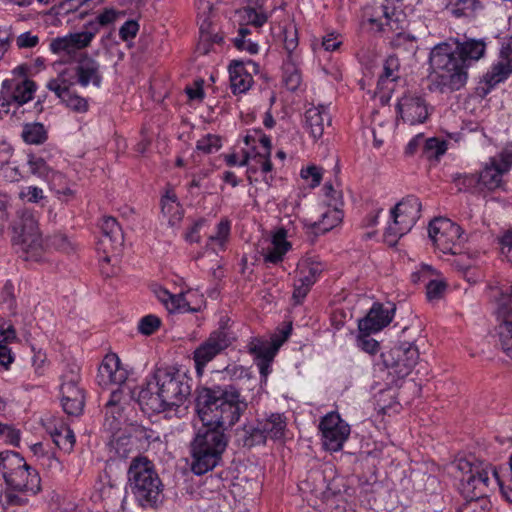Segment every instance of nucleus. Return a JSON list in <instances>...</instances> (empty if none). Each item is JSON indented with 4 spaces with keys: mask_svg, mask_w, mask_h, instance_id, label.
<instances>
[{
    "mask_svg": "<svg viewBox=\"0 0 512 512\" xmlns=\"http://www.w3.org/2000/svg\"><path fill=\"white\" fill-rule=\"evenodd\" d=\"M191 386L185 373L175 367L155 370L141 389L138 401L143 409L163 412L168 416H181L189 405Z\"/></svg>",
    "mask_w": 512,
    "mask_h": 512,
    "instance_id": "nucleus-1",
    "label": "nucleus"
},
{
    "mask_svg": "<svg viewBox=\"0 0 512 512\" xmlns=\"http://www.w3.org/2000/svg\"><path fill=\"white\" fill-rule=\"evenodd\" d=\"M486 51L482 39H449L437 44L430 52L431 66L440 73L442 84L459 90L467 81V68L480 60Z\"/></svg>",
    "mask_w": 512,
    "mask_h": 512,
    "instance_id": "nucleus-2",
    "label": "nucleus"
},
{
    "mask_svg": "<svg viewBox=\"0 0 512 512\" xmlns=\"http://www.w3.org/2000/svg\"><path fill=\"white\" fill-rule=\"evenodd\" d=\"M0 473L5 487L0 491V505L4 510L24 508L30 498L41 490V478L38 472L29 466L17 452H0Z\"/></svg>",
    "mask_w": 512,
    "mask_h": 512,
    "instance_id": "nucleus-3",
    "label": "nucleus"
},
{
    "mask_svg": "<svg viewBox=\"0 0 512 512\" xmlns=\"http://www.w3.org/2000/svg\"><path fill=\"white\" fill-rule=\"evenodd\" d=\"M246 408V401L234 387L201 388L196 398L198 417L204 426L211 429L231 428Z\"/></svg>",
    "mask_w": 512,
    "mask_h": 512,
    "instance_id": "nucleus-4",
    "label": "nucleus"
},
{
    "mask_svg": "<svg viewBox=\"0 0 512 512\" xmlns=\"http://www.w3.org/2000/svg\"><path fill=\"white\" fill-rule=\"evenodd\" d=\"M238 149L226 155L227 164L247 166V177L251 184L264 182L270 186L273 181L270 138L261 130L248 131L238 143Z\"/></svg>",
    "mask_w": 512,
    "mask_h": 512,
    "instance_id": "nucleus-5",
    "label": "nucleus"
},
{
    "mask_svg": "<svg viewBox=\"0 0 512 512\" xmlns=\"http://www.w3.org/2000/svg\"><path fill=\"white\" fill-rule=\"evenodd\" d=\"M428 235L437 251L444 255L458 256L454 264L465 272L468 282L475 283L481 278L480 273L470 271L474 261L469 254L463 252L468 236L461 226L448 218H435L429 224Z\"/></svg>",
    "mask_w": 512,
    "mask_h": 512,
    "instance_id": "nucleus-6",
    "label": "nucleus"
},
{
    "mask_svg": "<svg viewBox=\"0 0 512 512\" xmlns=\"http://www.w3.org/2000/svg\"><path fill=\"white\" fill-rule=\"evenodd\" d=\"M127 377L128 372L116 354L110 353L103 358L96 380L100 387L111 390V397L106 404L104 425L113 433L118 432L125 422L120 387L126 382Z\"/></svg>",
    "mask_w": 512,
    "mask_h": 512,
    "instance_id": "nucleus-7",
    "label": "nucleus"
},
{
    "mask_svg": "<svg viewBox=\"0 0 512 512\" xmlns=\"http://www.w3.org/2000/svg\"><path fill=\"white\" fill-rule=\"evenodd\" d=\"M11 241L25 261L46 260L47 246L39 225V215L30 210L19 211L11 224Z\"/></svg>",
    "mask_w": 512,
    "mask_h": 512,
    "instance_id": "nucleus-8",
    "label": "nucleus"
},
{
    "mask_svg": "<svg viewBox=\"0 0 512 512\" xmlns=\"http://www.w3.org/2000/svg\"><path fill=\"white\" fill-rule=\"evenodd\" d=\"M227 442L220 430L199 431L191 443V471L195 475H203L213 470L220 463Z\"/></svg>",
    "mask_w": 512,
    "mask_h": 512,
    "instance_id": "nucleus-9",
    "label": "nucleus"
},
{
    "mask_svg": "<svg viewBox=\"0 0 512 512\" xmlns=\"http://www.w3.org/2000/svg\"><path fill=\"white\" fill-rule=\"evenodd\" d=\"M128 476L131 492L140 506H154L161 501L163 486L153 464L147 458L134 459Z\"/></svg>",
    "mask_w": 512,
    "mask_h": 512,
    "instance_id": "nucleus-10",
    "label": "nucleus"
},
{
    "mask_svg": "<svg viewBox=\"0 0 512 512\" xmlns=\"http://www.w3.org/2000/svg\"><path fill=\"white\" fill-rule=\"evenodd\" d=\"M485 295L497 320L501 347L509 357H512V285L492 281L487 285Z\"/></svg>",
    "mask_w": 512,
    "mask_h": 512,
    "instance_id": "nucleus-11",
    "label": "nucleus"
},
{
    "mask_svg": "<svg viewBox=\"0 0 512 512\" xmlns=\"http://www.w3.org/2000/svg\"><path fill=\"white\" fill-rule=\"evenodd\" d=\"M456 466L461 473L460 491L464 498L487 497L495 488L499 471L492 465L459 460Z\"/></svg>",
    "mask_w": 512,
    "mask_h": 512,
    "instance_id": "nucleus-12",
    "label": "nucleus"
},
{
    "mask_svg": "<svg viewBox=\"0 0 512 512\" xmlns=\"http://www.w3.org/2000/svg\"><path fill=\"white\" fill-rule=\"evenodd\" d=\"M420 353L414 343L404 342L381 353L377 363L379 371L385 374L389 385L397 386L398 381L407 377L417 365Z\"/></svg>",
    "mask_w": 512,
    "mask_h": 512,
    "instance_id": "nucleus-13",
    "label": "nucleus"
},
{
    "mask_svg": "<svg viewBox=\"0 0 512 512\" xmlns=\"http://www.w3.org/2000/svg\"><path fill=\"white\" fill-rule=\"evenodd\" d=\"M421 209L420 200L413 196L398 202L390 210V219L384 233L385 242L393 246L402 236L410 232L420 218Z\"/></svg>",
    "mask_w": 512,
    "mask_h": 512,
    "instance_id": "nucleus-14",
    "label": "nucleus"
},
{
    "mask_svg": "<svg viewBox=\"0 0 512 512\" xmlns=\"http://www.w3.org/2000/svg\"><path fill=\"white\" fill-rule=\"evenodd\" d=\"M291 329V325H288L279 333L273 334L269 339L255 338L249 343V352L253 355L254 362L264 382L267 381L272 371L271 364L274 357L282 344L288 339Z\"/></svg>",
    "mask_w": 512,
    "mask_h": 512,
    "instance_id": "nucleus-15",
    "label": "nucleus"
},
{
    "mask_svg": "<svg viewBox=\"0 0 512 512\" xmlns=\"http://www.w3.org/2000/svg\"><path fill=\"white\" fill-rule=\"evenodd\" d=\"M75 85L74 71L63 69L56 77L47 82L46 87L56 95L66 108L75 113L84 114L89 110V100L72 90Z\"/></svg>",
    "mask_w": 512,
    "mask_h": 512,
    "instance_id": "nucleus-16",
    "label": "nucleus"
},
{
    "mask_svg": "<svg viewBox=\"0 0 512 512\" xmlns=\"http://www.w3.org/2000/svg\"><path fill=\"white\" fill-rule=\"evenodd\" d=\"M367 22L371 30L395 33L394 44L396 46H400L402 42H406L409 49L415 50L416 39L402 32L406 25L405 15L402 12L390 9L387 6H381L379 7L378 15L368 18Z\"/></svg>",
    "mask_w": 512,
    "mask_h": 512,
    "instance_id": "nucleus-17",
    "label": "nucleus"
},
{
    "mask_svg": "<svg viewBox=\"0 0 512 512\" xmlns=\"http://www.w3.org/2000/svg\"><path fill=\"white\" fill-rule=\"evenodd\" d=\"M154 296L170 313L197 312L204 306L203 294L196 289H188L179 294H172L159 284H153Z\"/></svg>",
    "mask_w": 512,
    "mask_h": 512,
    "instance_id": "nucleus-18",
    "label": "nucleus"
},
{
    "mask_svg": "<svg viewBox=\"0 0 512 512\" xmlns=\"http://www.w3.org/2000/svg\"><path fill=\"white\" fill-rule=\"evenodd\" d=\"M512 168V143L487 161L479 172V184L490 191L503 186V176Z\"/></svg>",
    "mask_w": 512,
    "mask_h": 512,
    "instance_id": "nucleus-19",
    "label": "nucleus"
},
{
    "mask_svg": "<svg viewBox=\"0 0 512 512\" xmlns=\"http://www.w3.org/2000/svg\"><path fill=\"white\" fill-rule=\"evenodd\" d=\"M292 233L285 227H277L259 243V253L265 263L279 264L292 250Z\"/></svg>",
    "mask_w": 512,
    "mask_h": 512,
    "instance_id": "nucleus-20",
    "label": "nucleus"
},
{
    "mask_svg": "<svg viewBox=\"0 0 512 512\" xmlns=\"http://www.w3.org/2000/svg\"><path fill=\"white\" fill-rule=\"evenodd\" d=\"M78 382L79 367L71 365L61 376L60 394L64 411L72 416L80 415L84 408V395Z\"/></svg>",
    "mask_w": 512,
    "mask_h": 512,
    "instance_id": "nucleus-21",
    "label": "nucleus"
},
{
    "mask_svg": "<svg viewBox=\"0 0 512 512\" xmlns=\"http://www.w3.org/2000/svg\"><path fill=\"white\" fill-rule=\"evenodd\" d=\"M319 430L323 447L331 452L340 451L350 435V426L337 412L322 417Z\"/></svg>",
    "mask_w": 512,
    "mask_h": 512,
    "instance_id": "nucleus-22",
    "label": "nucleus"
},
{
    "mask_svg": "<svg viewBox=\"0 0 512 512\" xmlns=\"http://www.w3.org/2000/svg\"><path fill=\"white\" fill-rule=\"evenodd\" d=\"M323 270L324 265L316 256H305L298 262L293 291V298L297 302L306 297Z\"/></svg>",
    "mask_w": 512,
    "mask_h": 512,
    "instance_id": "nucleus-23",
    "label": "nucleus"
},
{
    "mask_svg": "<svg viewBox=\"0 0 512 512\" xmlns=\"http://www.w3.org/2000/svg\"><path fill=\"white\" fill-rule=\"evenodd\" d=\"M95 38V29L68 33L63 36H57L49 42V51L63 58H74L78 51L90 46Z\"/></svg>",
    "mask_w": 512,
    "mask_h": 512,
    "instance_id": "nucleus-24",
    "label": "nucleus"
},
{
    "mask_svg": "<svg viewBox=\"0 0 512 512\" xmlns=\"http://www.w3.org/2000/svg\"><path fill=\"white\" fill-rule=\"evenodd\" d=\"M232 341V337L225 329H219L211 333L193 354L195 369L198 376L203 374L205 366L221 351L226 349Z\"/></svg>",
    "mask_w": 512,
    "mask_h": 512,
    "instance_id": "nucleus-25",
    "label": "nucleus"
},
{
    "mask_svg": "<svg viewBox=\"0 0 512 512\" xmlns=\"http://www.w3.org/2000/svg\"><path fill=\"white\" fill-rule=\"evenodd\" d=\"M512 73V36L506 37L501 42L498 60L483 76L482 82L487 86L484 89L488 93L499 83L505 81Z\"/></svg>",
    "mask_w": 512,
    "mask_h": 512,
    "instance_id": "nucleus-26",
    "label": "nucleus"
},
{
    "mask_svg": "<svg viewBox=\"0 0 512 512\" xmlns=\"http://www.w3.org/2000/svg\"><path fill=\"white\" fill-rule=\"evenodd\" d=\"M102 238L100 240V247L103 248L104 255L100 257L101 271L106 276L115 274L114 269L106 267L113 260V255L110 253L122 243L121 228L115 218L106 216L101 221Z\"/></svg>",
    "mask_w": 512,
    "mask_h": 512,
    "instance_id": "nucleus-27",
    "label": "nucleus"
},
{
    "mask_svg": "<svg viewBox=\"0 0 512 512\" xmlns=\"http://www.w3.org/2000/svg\"><path fill=\"white\" fill-rule=\"evenodd\" d=\"M396 112L404 123L417 125L427 120L429 107L421 95L406 92L397 100Z\"/></svg>",
    "mask_w": 512,
    "mask_h": 512,
    "instance_id": "nucleus-28",
    "label": "nucleus"
},
{
    "mask_svg": "<svg viewBox=\"0 0 512 512\" xmlns=\"http://www.w3.org/2000/svg\"><path fill=\"white\" fill-rule=\"evenodd\" d=\"M395 307L392 303H374L368 314L359 320L358 329L366 334L381 331L393 320Z\"/></svg>",
    "mask_w": 512,
    "mask_h": 512,
    "instance_id": "nucleus-29",
    "label": "nucleus"
},
{
    "mask_svg": "<svg viewBox=\"0 0 512 512\" xmlns=\"http://www.w3.org/2000/svg\"><path fill=\"white\" fill-rule=\"evenodd\" d=\"M411 279L414 283L422 282L425 284L426 295L430 301L440 299L447 289L445 278L439 271L429 265H421L412 273Z\"/></svg>",
    "mask_w": 512,
    "mask_h": 512,
    "instance_id": "nucleus-30",
    "label": "nucleus"
},
{
    "mask_svg": "<svg viewBox=\"0 0 512 512\" xmlns=\"http://www.w3.org/2000/svg\"><path fill=\"white\" fill-rule=\"evenodd\" d=\"M67 69H70L68 67ZM75 73L76 84L81 87H88L93 85L100 88L102 84V71L101 65L92 57L88 55L82 56L78 61L75 68H71Z\"/></svg>",
    "mask_w": 512,
    "mask_h": 512,
    "instance_id": "nucleus-31",
    "label": "nucleus"
},
{
    "mask_svg": "<svg viewBox=\"0 0 512 512\" xmlns=\"http://www.w3.org/2000/svg\"><path fill=\"white\" fill-rule=\"evenodd\" d=\"M35 90L36 86L33 81L13 78L2 82L1 93L6 94L7 97H10L17 104V107H20L33 98Z\"/></svg>",
    "mask_w": 512,
    "mask_h": 512,
    "instance_id": "nucleus-32",
    "label": "nucleus"
},
{
    "mask_svg": "<svg viewBox=\"0 0 512 512\" xmlns=\"http://www.w3.org/2000/svg\"><path fill=\"white\" fill-rule=\"evenodd\" d=\"M51 192L61 202H70L76 198L77 183L66 172L55 170L47 183Z\"/></svg>",
    "mask_w": 512,
    "mask_h": 512,
    "instance_id": "nucleus-33",
    "label": "nucleus"
},
{
    "mask_svg": "<svg viewBox=\"0 0 512 512\" xmlns=\"http://www.w3.org/2000/svg\"><path fill=\"white\" fill-rule=\"evenodd\" d=\"M274 10L275 8H267L266 0H251L247 6L237 13L242 24L262 27L271 17Z\"/></svg>",
    "mask_w": 512,
    "mask_h": 512,
    "instance_id": "nucleus-34",
    "label": "nucleus"
},
{
    "mask_svg": "<svg viewBox=\"0 0 512 512\" xmlns=\"http://www.w3.org/2000/svg\"><path fill=\"white\" fill-rule=\"evenodd\" d=\"M399 67L398 59L390 56L386 59L384 64V72L380 76L375 95L379 97L381 103H387L394 89V81L398 78L397 70Z\"/></svg>",
    "mask_w": 512,
    "mask_h": 512,
    "instance_id": "nucleus-35",
    "label": "nucleus"
},
{
    "mask_svg": "<svg viewBox=\"0 0 512 512\" xmlns=\"http://www.w3.org/2000/svg\"><path fill=\"white\" fill-rule=\"evenodd\" d=\"M330 121L328 107L324 105L312 106L305 112V128L314 140L322 137L325 126Z\"/></svg>",
    "mask_w": 512,
    "mask_h": 512,
    "instance_id": "nucleus-36",
    "label": "nucleus"
},
{
    "mask_svg": "<svg viewBox=\"0 0 512 512\" xmlns=\"http://www.w3.org/2000/svg\"><path fill=\"white\" fill-rule=\"evenodd\" d=\"M343 219L341 207L321 205L320 218L313 223H306V227L314 234H323L337 227Z\"/></svg>",
    "mask_w": 512,
    "mask_h": 512,
    "instance_id": "nucleus-37",
    "label": "nucleus"
},
{
    "mask_svg": "<svg viewBox=\"0 0 512 512\" xmlns=\"http://www.w3.org/2000/svg\"><path fill=\"white\" fill-rule=\"evenodd\" d=\"M230 87L234 94L246 93L252 86L253 77L243 62L232 61L228 67Z\"/></svg>",
    "mask_w": 512,
    "mask_h": 512,
    "instance_id": "nucleus-38",
    "label": "nucleus"
},
{
    "mask_svg": "<svg viewBox=\"0 0 512 512\" xmlns=\"http://www.w3.org/2000/svg\"><path fill=\"white\" fill-rule=\"evenodd\" d=\"M161 212L164 219L172 227L178 225L183 218V209L177 195L172 190H167L161 198Z\"/></svg>",
    "mask_w": 512,
    "mask_h": 512,
    "instance_id": "nucleus-39",
    "label": "nucleus"
},
{
    "mask_svg": "<svg viewBox=\"0 0 512 512\" xmlns=\"http://www.w3.org/2000/svg\"><path fill=\"white\" fill-rule=\"evenodd\" d=\"M231 222L228 219H221L208 237L207 247L218 253L226 249L230 238Z\"/></svg>",
    "mask_w": 512,
    "mask_h": 512,
    "instance_id": "nucleus-40",
    "label": "nucleus"
},
{
    "mask_svg": "<svg viewBox=\"0 0 512 512\" xmlns=\"http://www.w3.org/2000/svg\"><path fill=\"white\" fill-rule=\"evenodd\" d=\"M261 423L267 438L279 440L285 436L287 422L283 414H271L267 418L262 419Z\"/></svg>",
    "mask_w": 512,
    "mask_h": 512,
    "instance_id": "nucleus-41",
    "label": "nucleus"
},
{
    "mask_svg": "<svg viewBox=\"0 0 512 512\" xmlns=\"http://www.w3.org/2000/svg\"><path fill=\"white\" fill-rule=\"evenodd\" d=\"M397 391L394 387H389L386 390L380 391L377 396V408L383 414L398 413L401 409V404L396 400Z\"/></svg>",
    "mask_w": 512,
    "mask_h": 512,
    "instance_id": "nucleus-42",
    "label": "nucleus"
},
{
    "mask_svg": "<svg viewBox=\"0 0 512 512\" xmlns=\"http://www.w3.org/2000/svg\"><path fill=\"white\" fill-rule=\"evenodd\" d=\"M21 137L27 144L39 145L46 141L47 130L42 123H26L23 125Z\"/></svg>",
    "mask_w": 512,
    "mask_h": 512,
    "instance_id": "nucleus-43",
    "label": "nucleus"
},
{
    "mask_svg": "<svg viewBox=\"0 0 512 512\" xmlns=\"http://www.w3.org/2000/svg\"><path fill=\"white\" fill-rule=\"evenodd\" d=\"M16 332L12 326L0 328V364L7 367L13 362V356L8 344L14 341Z\"/></svg>",
    "mask_w": 512,
    "mask_h": 512,
    "instance_id": "nucleus-44",
    "label": "nucleus"
},
{
    "mask_svg": "<svg viewBox=\"0 0 512 512\" xmlns=\"http://www.w3.org/2000/svg\"><path fill=\"white\" fill-rule=\"evenodd\" d=\"M27 165L30 173L45 183H48L55 171L42 157L36 155L28 156Z\"/></svg>",
    "mask_w": 512,
    "mask_h": 512,
    "instance_id": "nucleus-45",
    "label": "nucleus"
},
{
    "mask_svg": "<svg viewBox=\"0 0 512 512\" xmlns=\"http://www.w3.org/2000/svg\"><path fill=\"white\" fill-rule=\"evenodd\" d=\"M242 431L244 433V435H243L244 445L248 446V447L264 444L266 442V440L268 439L264 432L261 420L258 421V423L256 425L245 424L242 428Z\"/></svg>",
    "mask_w": 512,
    "mask_h": 512,
    "instance_id": "nucleus-46",
    "label": "nucleus"
},
{
    "mask_svg": "<svg viewBox=\"0 0 512 512\" xmlns=\"http://www.w3.org/2000/svg\"><path fill=\"white\" fill-rule=\"evenodd\" d=\"M121 16H122V13L120 11H117L113 8H106L101 13H99L95 17V19L86 23L84 27L86 30L95 29V35H96L98 33L100 27L113 24Z\"/></svg>",
    "mask_w": 512,
    "mask_h": 512,
    "instance_id": "nucleus-47",
    "label": "nucleus"
},
{
    "mask_svg": "<svg viewBox=\"0 0 512 512\" xmlns=\"http://www.w3.org/2000/svg\"><path fill=\"white\" fill-rule=\"evenodd\" d=\"M219 0H196L197 18L201 32L208 31L212 9Z\"/></svg>",
    "mask_w": 512,
    "mask_h": 512,
    "instance_id": "nucleus-48",
    "label": "nucleus"
},
{
    "mask_svg": "<svg viewBox=\"0 0 512 512\" xmlns=\"http://www.w3.org/2000/svg\"><path fill=\"white\" fill-rule=\"evenodd\" d=\"M343 43L342 36L336 32H329L323 36L322 40L314 39L311 43L312 49L316 52L324 49L327 52H333L340 48Z\"/></svg>",
    "mask_w": 512,
    "mask_h": 512,
    "instance_id": "nucleus-49",
    "label": "nucleus"
},
{
    "mask_svg": "<svg viewBox=\"0 0 512 512\" xmlns=\"http://www.w3.org/2000/svg\"><path fill=\"white\" fill-rule=\"evenodd\" d=\"M284 64V83L287 89L295 91L301 84V75L296 67L297 58H292Z\"/></svg>",
    "mask_w": 512,
    "mask_h": 512,
    "instance_id": "nucleus-50",
    "label": "nucleus"
},
{
    "mask_svg": "<svg viewBox=\"0 0 512 512\" xmlns=\"http://www.w3.org/2000/svg\"><path fill=\"white\" fill-rule=\"evenodd\" d=\"M18 197L21 201L32 204H41L47 201L44 190L36 185L24 186L20 189Z\"/></svg>",
    "mask_w": 512,
    "mask_h": 512,
    "instance_id": "nucleus-51",
    "label": "nucleus"
},
{
    "mask_svg": "<svg viewBox=\"0 0 512 512\" xmlns=\"http://www.w3.org/2000/svg\"><path fill=\"white\" fill-rule=\"evenodd\" d=\"M279 37L286 51L289 53L290 59L295 58L293 53L298 46V34L295 24L289 23L285 25Z\"/></svg>",
    "mask_w": 512,
    "mask_h": 512,
    "instance_id": "nucleus-52",
    "label": "nucleus"
},
{
    "mask_svg": "<svg viewBox=\"0 0 512 512\" xmlns=\"http://www.w3.org/2000/svg\"><path fill=\"white\" fill-rule=\"evenodd\" d=\"M476 7L475 0H449L446 9L455 17L470 16Z\"/></svg>",
    "mask_w": 512,
    "mask_h": 512,
    "instance_id": "nucleus-53",
    "label": "nucleus"
},
{
    "mask_svg": "<svg viewBox=\"0 0 512 512\" xmlns=\"http://www.w3.org/2000/svg\"><path fill=\"white\" fill-rule=\"evenodd\" d=\"M53 440L60 449L70 452L75 444V435L69 427L62 426L53 434Z\"/></svg>",
    "mask_w": 512,
    "mask_h": 512,
    "instance_id": "nucleus-54",
    "label": "nucleus"
},
{
    "mask_svg": "<svg viewBox=\"0 0 512 512\" xmlns=\"http://www.w3.org/2000/svg\"><path fill=\"white\" fill-rule=\"evenodd\" d=\"M300 176L310 188H315L320 185L323 178V169L317 165L311 164L302 167Z\"/></svg>",
    "mask_w": 512,
    "mask_h": 512,
    "instance_id": "nucleus-55",
    "label": "nucleus"
},
{
    "mask_svg": "<svg viewBox=\"0 0 512 512\" xmlns=\"http://www.w3.org/2000/svg\"><path fill=\"white\" fill-rule=\"evenodd\" d=\"M250 33L248 28L242 27L239 29L238 35L234 38V44L240 51H246L249 54H257L259 52V45L256 42L246 39Z\"/></svg>",
    "mask_w": 512,
    "mask_h": 512,
    "instance_id": "nucleus-56",
    "label": "nucleus"
},
{
    "mask_svg": "<svg viewBox=\"0 0 512 512\" xmlns=\"http://www.w3.org/2000/svg\"><path fill=\"white\" fill-rule=\"evenodd\" d=\"M322 203L323 206H337L342 207L341 192L336 189L331 183H326L322 188Z\"/></svg>",
    "mask_w": 512,
    "mask_h": 512,
    "instance_id": "nucleus-57",
    "label": "nucleus"
},
{
    "mask_svg": "<svg viewBox=\"0 0 512 512\" xmlns=\"http://www.w3.org/2000/svg\"><path fill=\"white\" fill-rule=\"evenodd\" d=\"M465 503L462 505L460 512H486L491 507L488 497L464 498Z\"/></svg>",
    "mask_w": 512,
    "mask_h": 512,
    "instance_id": "nucleus-58",
    "label": "nucleus"
},
{
    "mask_svg": "<svg viewBox=\"0 0 512 512\" xmlns=\"http://www.w3.org/2000/svg\"><path fill=\"white\" fill-rule=\"evenodd\" d=\"M221 147V140L217 135L207 134L197 141L196 149L205 154L218 151Z\"/></svg>",
    "mask_w": 512,
    "mask_h": 512,
    "instance_id": "nucleus-59",
    "label": "nucleus"
},
{
    "mask_svg": "<svg viewBox=\"0 0 512 512\" xmlns=\"http://www.w3.org/2000/svg\"><path fill=\"white\" fill-rule=\"evenodd\" d=\"M496 485L506 502L512 505V473L507 470L504 473H498Z\"/></svg>",
    "mask_w": 512,
    "mask_h": 512,
    "instance_id": "nucleus-60",
    "label": "nucleus"
},
{
    "mask_svg": "<svg viewBox=\"0 0 512 512\" xmlns=\"http://www.w3.org/2000/svg\"><path fill=\"white\" fill-rule=\"evenodd\" d=\"M161 326V319L153 314L142 317L138 322V330L143 335H152Z\"/></svg>",
    "mask_w": 512,
    "mask_h": 512,
    "instance_id": "nucleus-61",
    "label": "nucleus"
},
{
    "mask_svg": "<svg viewBox=\"0 0 512 512\" xmlns=\"http://www.w3.org/2000/svg\"><path fill=\"white\" fill-rule=\"evenodd\" d=\"M424 150L427 157L438 158L439 156L443 155L446 152L447 144L445 141L440 140L438 138H429L425 140Z\"/></svg>",
    "mask_w": 512,
    "mask_h": 512,
    "instance_id": "nucleus-62",
    "label": "nucleus"
},
{
    "mask_svg": "<svg viewBox=\"0 0 512 512\" xmlns=\"http://www.w3.org/2000/svg\"><path fill=\"white\" fill-rule=\"evenodd\" d=\"M2 171V176L7 182H18L23 178V175L20 171L19 165L15 161H11V159L5 163V165L0 168Z\"/></svg>",
    "mask_w": 512,
    "mask_h": 512,
    "instance_id": "nucleus-63",
    "label": "nucleus"
},
{
    "mask_svg": "<svg viewBox=\"0 0 512 512\" xmlns=\"http://www.w3.org/2000/svg\"><path fill=\"white\" fill-rule=\"evenodd\" d=\"M370 334L359 331V335L356 338V344L362 351L375 354L379 349V343L373 338L369 337Z\"/></svg>",
    "mask_w": 512,
    "mask_h": 512,
    "instance_id": "nucleus-64",
    "label": "nucleus"
}]
</instances>
